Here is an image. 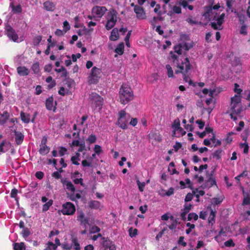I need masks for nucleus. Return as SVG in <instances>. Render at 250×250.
<instances>
[{
    "mask_svg": "<svg viewBox=\"0 0 250 250\" xmlns=\"http://www.w3.org/2000/svg\"><path fill=\"white\" fill-rule=\"evenodd\" d=\"M191 65L189 59L187 57L185 59L184 62H181V64H178L177 69L175 70V74L182 73L183 75L184 80L186 82H188L189 78V75L191 73Z\"/></svg>",
    "mask_w": 250,
    "mask_h": 250,
    "instance_id": "nucleus-1",
    "label": "nucleus"
},
{
    "mask_svg": "<svg viewBox=\"0 0 250 250\" xmlns=\"http://www.w3.org/2000/svg\"><path fill=\"white\" fill-rule=\"evenodd\" d=\"M120 102L122 104H125L133 99L134 95L131 87L126 84H123L120 91Z\"/></svg>",
    "mask_w": 250,
    "mask_h": 250,
    "instance_id": "nucleus-2",
    "label": "nucleus"
},
{
    "mask_svg": "<svg viewBox=\"0 0 250 250\" xmlns=\"http://www.w3.org/2000/svg\"><path fill=\"white\" fill-rule=\"evenodd\" d=\"M102 70L101 69L94 66L92 67L90 75L88 77L89 84H97L101 77Z\"/></svg>",
    "mask_w": 250,
    "mask_h": 250,
    "instance_id": "nucleus-3",
    "label": "nucleus"
},
{
    "mask_svg": "<svg viewBox=\"0 0 250 250\" xmlns=\"http://www.w3.org/2000/svg\"><path fill=\"white\" fill-rule=\"evenodd\" d=\"M76 211L75 205L71 202H67L62 205L61 212L63 215H72Z\"/></svg>",
    "mask_w": 250,
    "mask_h": 250,
    "instance_id": "nucleus-4",
    "label": "nucleus"
},
{
    "mask_svg": "<svg viewBox=\"0 0 250 250\" xmlns=\"http://www.w3.org/2000/svg\"><path fill=\"white\" fill-rule=\"evenodd\" d=\"M5 34L8 38L13 42H17L18 40V35L15 31V30L10 25H7L5 27Z\"/></svg>",
    "mask_w": 250,
    "mask_h": 250,
    "instance_id": "nucleus-5",
    "label": "nucleus"
},
{
    "mask_svg": "<svg viewBox=\"0 0 250 250\" xmlns=\"http://www.w3.org/2000/svg\"><path fill=\"white\" fill-rule=\"evenodd\" d=\"M128 120L126 118V113L124 110H122L119 112V118L118 120V125L122 129L127 128V123Z\"/></svg>",
    "mask_w": 250,
    "mask_h": 250,
    "instance_id": "nucleus-6",
    "label": "nucleus"
},
{
    "mask_svg": "<svg viewBox=\"0 0 250 250\" xmlns=\"http://www.w3.org/2000/svg\"><path fill=\"white\" fill-rule=\"evenodd\" d=\"M77 220L81 225L86 226L88 224L89 219L85 217V214L82 210H78L77 212Z\"/></svg>",
    "mask_w": 250,
    "mask_h": 250,
    "instance_id": "nucleus-7",
    "label": "nucleus"
},
{
    "mask_svg": "<svg viewBox=\"0 0 250 250\" xmlns=\"http://www.w3.org/2000/svg\"><path fill=\"white\" fill-rule=\"evenodd\" d=\"M216 182L215 178L213 176V171H212L209 175V177L208 180H207L202 186L204 188H210L213 187V186H216Z\"/></svg>",
    "mask_w": 250,
    "mask_h": 250,
    "instance_id": "nucleus-8",
    "label": "nucleus"
},
{
    "mask_svg": "<svg viewBox=\"0 0 250 250\" xmlns=\"http://www.w3.org/2000/svg\"><path fill=\"white\" fill-rule=\"evenodd\" d=\"M113 13L111 14L110 19L107 20L105 25V28L107 30L112 29L115 26L117 22L116 11H113Z\"/></svg>",
    "mask_w": 250,
    "mask_h": 250,
    "instance_id": "nucleus-9",
    "label": "nucleus"
},
{
    "mask_svg": "<svg viewBox=\"0 0 250 250\" xmlns=\"http://www.w3.org/2000/svg\"><path fill=\"white\" fill-rule=\"evenodd\" d=\"M134 12L137 15V18L139 19H145L146 18V13L144 9L141 6H135L134 8Z\"/></svg>",
    "mask_w": 250,
    "mask_h": 250,
    "instance_id": "nucleus-10",
    "label": "nucleus"
},
{
    "mask_svg": "<svg viewBox=\"0 0 250 250\" xmlns=\"http://www.w3.org/2000/svg\"><path fill=\"white\" fill-rule=\"evenodd\" d=\"M106 8L104 6H96L92 8V12L95 13L98 17H102L106 11Z\"/></svg>",
    "mask_w": 250,
    "mask_h": 250,
    "instance_id": "nucleus-11",
    "label": "nucleus"
},
{
    "mask_svg": "<svg viewBox=\"0 0 250 250\" xmlns=\"http://www.w3.org/2000/svg\"><path fill=\"white\" fill-rule=\"evenodd\" d=\"M53 101H54V99H53V97L52 96L51 97H49L48 98H47L46 100L45 106H46V108L48 110H53V111H55L56 108V105H53ZM56 104H57L56 102H55V105H56Z\"/></svg>",
    "mask_w": 250,
    "mask_h": 250,
    "instance_id": "nucleus-12",
    "label": "nucleus"
},
{
    "mask_svg": "<svg viewBox=\"0 0 250 250\" xmlns=\"http://www.w3.org/2000/svg\"><path fill=\"white\" fill-rule=\"evenodd\" d=\"M43 8L47 11L53 12L56 8L55 4L51 1L47 0L43 3Z\"/></svg>",
    "mask_w": 250,
    "mask_h": 250,
    "instance_id": "nucleus-13",
    "label": "nucleus"
},
{
    "mask_svg": "<svg viewBox=\"0 0 250 250\" xmlns=\"http://www.w3.org/2000/svg\"><path fill=\"white\" fill-rule=\"evenodd\" d=\"M17 70L18 74L21 76H26L29 73V70L24 66L18 67Z\"/></svg>",
    "mask_w": 250,
    "mask_h": 250,
    "instance_id": "nucleus-14",
    "label": "nucleus"
},
{
    "mask_svg": "<svg viewBox=\"0 0 250 250\" xmlns=\"http://www.w3.org/2000/svg\"><path fill=\"white\" fill-rule=\"evenodd\" d=\"M15 135V142L18 145H21L24 139L23 134L21 132L16 130L14 131Z\"/></svg>",
    "mask_w": 250,
    "mask_h": 250,
    "instance_id": "nucleus-15",
    "label": "nucleus"
},
{
    "mask_svg": "<svg viewBox=\"0 0 250 250\" xmlns=\"http://www.w3.org/2000/svg\"><path fill=\"white\" fill-rule=\"evenodd\" d=\"M9 117L10 115L7 111H5L3 113L0 114V125H4L9 119Z\"/></svg>",
    "mask_w": 250,
    "mask_h": 250,
    "instance_id": "nucleus-16",
    "label": "nucleus"
},
{
    "mask_svg": "<svg viewBox=\"0 0 250 250\" xmlns=\"http://www.w3.org/2000/svg\"><path fill=\"white\" fill-rule=\"evenodd\" d=\"M102 245L103 247L105 248V250L109 249L110 247L112 245H114V243L110 241L108 237H102Z\"/></svg>",
    "mask_w": 250,
    "mask_h": 250,
    "instance_id": "nucleus-17",
    "label": "nucleus"
},
{
    "mask_svg": "<svg viewBox=\"0 0 250 250\" xmlns=\"http://www.w3.org/2000/svg\"><path fill=\"white\" fill-rule=\"evenodd\" d=\"M231 110L234 114H239L241 111L240 104H238L236 103L231 102Z\"/></svg>",
    "mask_w": 250,
    "mask_h": 250,
    "instance_id": "nucleus-18",
    "label": "nucleus"
},
{
    "mask_svg": "<svg viewBox=\"0 0 250 250\" xmlns=\"http://www.w3.org/2000/svg\"><path fill=\"white\" fill-rule=\"evenodd\" d=\"M119 39V30L117 28H114L111 32L109 39L111 41H115Z\"/></svg>",
    "mask_w": 250,
    "mask_h": 250,
    "instance_id": "nucleus-19",
    "label": "nucleus"
},
{
    "mask_svg": "<svg viewBox=\"0 0 250 250\" xmlns=\"http://www.w3.org/2000/svg\"><path fill=\"white\" fill-rule=\"evenodd\" d=\"M71 241L72 243L71 245H72V247L73 246V248L75 250H81L80 245L77 237H72Z\"/></svg>",
    "mask_w": 250,
    "mask_h": 250,
    "instance_id": "nucleus-20",
    "label": "nucleus"
},
{
    "mask_svg": "<svg viewBox=\"0 0 250 250\" xmlns=\"http://www.w3.org/2000/svg\"><path fill=\"white\" fill-rule=\"evenodd\" d=\"M10 7L12 8V11L14 13H21L22 12V7L20 4L15 6L13 2L10 3Z\"/></svg>",
    "mask_w": 250,
    "mask_h": 250,
    "instance_id": "nucleus-21",
    "label": "nucleus"
},
{
    "mask_svg": "<svg viewBox=\"0 0 250 250\" xmlns=\"http://www.w3.org/2000/svg\"><path fill=\"white\" fill-rule=\"evenodd\" d=\"M13 246L14 250H26V246L24 242L14 243Z\"/></svg>",
    "mask_w": 250,
    "mask_h": 250,
    "instance_id": "nucleus-22",
    "label": "nucleus"
},
{
    "mask_svg": "<svg viewBox=\"0 0 250 250\" xmlns=\"http://www.w3.org/2000/svg\"><path fill=\"white\" fill-rule=\"evenodd\" d=\"M244 198L242 205L243 206L248 205L250 204V194L248 192L244 191Z\"/></svg>",
    "mask_w": 250,
    "mask_h": 250,
    "instance_id": "nucleus-23",
    "label": "nucleus"
},
{
    "mask_svg": "<svg viewBox=\"0 0 250 250\" xmlns=\"http://www.w3.org/2000/svg\"><path fill=\"white\" fill-rule=\"evenodd\" d=\"M21 121L25 123L28 124L30 121V117L29 114H25L24 112L21 111L20 113Z\"/></svg>",
    "mask_w": 250,
    "mask_h": 250,
    "instance_id": "nucleus-24",
    "label": "nucleus"
},
{
    "mask_svg": "<svg viewBox=\"0 0 250 250\" xmlns=\"http://www.w3.org/2000/svg\"><path fill=\"white\" fill-rule=\"evenodd\" d=\"M88 205L90 208L96 209L100 207L101 203L98 201L93 200L89 202Z\"/></svg>",
    "mask_w": 250,
    "mask_h": 250,
    "instance_id": "nucleus-25",
    "label": "nucleus"
},
{
    "mask_svg": "<svg viewBox=\"0 0 250 250\" xmlns=\"http://www.w3.org/2000/svg\"><path fill=\"white\" fill-rule=\"evenodd\" d=\"M124 43L123 42L119 43L115 48V52L119 55H122L124 52Z\"/></svg>",
    "mask_w": 250,
    "mask_h": 250,
    "instance_id": "nucleus-26",
    "label": "nucleus"
},
{
    "mask_svg": "<svg viewBox=\"0 0 250 250\" xmlns=\"http://www.w3.org/2000/svg\"><path fill=\"white\" fill-rule=\"evenodd\" d=\"M223 153H224L223 150L219 149L215 150L214 153L212 154V156L213 158H215L216 160H220L221 159Z\"/></svg>",
    "mask_w": 250,
    "mask_h": 250,
    "instance_id": "nucleus-27",
    "label": "nucleus"
},
{
    "mask_svg": "<svg viewBox=\"0 0 250 250\" xmlns=\"http://www.w3.org/2000/svg\"><path fill=\"white\" fill-rule=\"evenodd\" d=\"M216 215V211L211 208L209 216L208 218L209 224H213L215 223V217Z\"/></svg>",
    "mask_w": 250,
    "mask_h": 250,
    "instance_id": "nucleus-28",
    "label": "nucleus"
},
{
    "mask_svg": "<svg viewBox=\"0 0 250 250\" xmlns=\"http://www.w3.org/2000/svg\"><path fill=\"white\" fill-rule=\"evenodd\" d=\"M50 150L49 147L47 146L46 145L41 146L40 149H39V153L42 155H45L47 154Z\"/></svg>",
    "mask_w": 250,
    "mask_h": 250,
    "instance_id": "nucleus-29",
    "label": "nucleus"
},
{
    "mask_svg": "<svg viewBox=\"0 0 250 250\" xmlns=\"http://www.w3.org/2000/svg\"><path fill=\"white\" fill-rule=\"evenodd\" d=\"M64 184L66 188L73 192L75 191V188L73 184L70 181H65Z\"/></svg>",
    "mask_w": 250,
    "mask_h": 250,
    "instance_id": "nucleus-30",
    "label": "nucleus"
},
{
    "mask_svg": "<svg viewBox=\"0 0 250 250\" xmlns=\"http://www.w3.org/2000/svg\"><path fill=\"white\" fill-rule=\"evenodd\" d=\"M53 204V200L50 199L49 201H48L46 203H45L44 205L42 206V210L43 212H45L47 211L49 208Z\"/></svg>",
    "mask_w": 250,
    "mask_h": 250,
    "instance_id": "nucleus-31",
    "label": "nucleus"
},
{
    "mask_svg": "<svg viewBox=\"0 0 250 250\" xmlns=\"http://www.w3.org/2000/svg\"><path fill=\"white\" fill-rule=\"evenodd\" d=\"M31 69L35 74H38L40 72L39 63L38 62L34 63L31 66Z\"/></svg>",
    "mask_w": 250,
    "mask_h": 250,
    "instance_id": "nucleus-32",
    "label": "nucleus"
},
{
    "mask_svg": "<svg viewBox=\"0 0 250 250\" xmlns=\"http://www.w3.org/2000/svg\"><path fill=\"white\" fill-rule=\"evenodd\" d=\"M180 126V122L179 119H175L172 125V127L174 129V134L175 133V131Z\"/></svg>",
    "mask_w": 250,
    "mask_h": 250,
    "instance_id": "nucleus-33",
    "label": "nucleus"
},
{
    "mask_svg": "<svg viewBox=\"0 0 250 250\" xmlns=\"http://www.w3.org/2000/svg\"><path fill=\"white\" fill-rule=\"evenodd\" d=\"M166 68L167 72V76L169 78L173 77V71L171 66L169 64L166 65Z\"/></svg>",
    "mask_w": 250,
    "mask_h": 250,
    "instance_id": "nucleus-34",
    "label": "nucleus"
},
{
    "mask_svg": "<svg viewBox=\"0 0 250 250\" xmlns=\"http://www.w3.org/2000/svg\"><path fill=\"white\" fill-rule=\"evenodd\" d=\"M223 199L222 198H213L212 199V204L213 206L220 205L223 201Z\"/></svg>",
    "mask_w": 250,
    "mask_h": 250,
    "instance_id": "nucleus-35",
    "label": "nucleus"
},
{
    "mask_svg": "<svg viewBox=\"0 0 250 250\" xmlns=\"http://www.w3.org/2000/svg\"><path fill=\"white\" fill-rule=\"evenodd\" d=\"M96 140V136L94 134H91L87 138L86 141L88 142L89 144H93L95 143Z\"/></svg>",
    "mask_w": 250,
    "mask_h": 250,
    "instance_id": "nucleus-36",
    "label": "nucleus"
},
{
    "mask_svg": "<svg viewBox=\"0 0 250 250\" xmlns=\"http://www.w3.org/2000/svg\"><path fill=\"white\" fill-rule=\"evenodd\" d=\"M128 232L129 236L132 238L137 235L138 230L136 229H133L132 228H131L129 229Z\"/></svg>",
    "mask_w": 250,
    "mask_h": 250,
    "instance_id": "nucleus-37",
    "label": "nucleus"
},
{
    "mask_svg": "<svg viewBox=\"0 0 250 250\" xmlns=\"http://www.w3.org/2000/svg\"><path fill=\"white\" fill-rule=\"evenodd\" d=\"M193 219L196 221L198 219V215L194 212L189 213L188 217V221H191Z\"/></svg>",
    "mask_w": 250,
    "mask_h": 250,
    "instance_id": "nucleus-38",
    "label": "nucleus"
},
{
    "mask_svg": "<svg viewBox=\"0 0 250 250\" xmlns=\"http://www.w3.org/2000/svg\"><path fill=\"white\" fill-rule=\"evenodd\" d=\"M175 52L177 53L179 55H181L182 53V46H181V43H179L177 45H176L174 47Z\"/></svg>",
    "mask_w": 250,
    "mask_h": 250,
    "instance_id": "nucleus-39",
    "label": "nucleus"
},
{
    "mask_svg": "<svg viewBox=\"0 0 250 250\" xmlns=\"http://www.w3.org/2000/svg\"><path fill=\"white\" fill-rule=\"evenodd\" d=\"M42 40V36L39 35L34 39L33 44L35 46L38 45Z\"/></svg>",
    "mask_w": 250,
    "mask_h": 250,
    "instance_id": "nucleus-40",
    "label": "nucleus"
},
{
    "mask_svg": "<svg viewBox=\"0 0 250 250\" xmlns=\"http://www.w3.org/2000/svg\"><path fill=\"white\" fill-rule=\"evenodd\" d=\"M224 245L227 247H233L235 244L233 242L232 239H229L224 243Z\"/></svg>",
    "mask_w": 250,
    "mask_h": 250,
    "instance_id": "nucleus-41",
    "label": "nucleus"
},
{
    "mask_svg": "<svg viewBox=\"0 0 250 250\" xmlns=\"http://www.w3.org/2000/svg\"><path fill=\"white\" fill-rule=\"evenodd\" d=\"M231 102L236 103L240 104L241 103V98L239 95H235L234 97L231 98Z\"/></svg>",
    "mask_w": 250,
    "mask_h": 250,
    "instance_id": "nucleus-42",
    "label": "nucleus"
},
{
    "mask_svg": "<svg viewBox=\"0 0 250 250\" xmlns=\"http://www.w3.org/2000/svg\"><path fill=\"white\" fill-rule=\"evenodd\" d=\"M181 46H182L183 49H184L186 51H188L193 47V45L191 44H189L186 42H185L183 44L181 43Z\"/></svg>",
    "mask_w": 250,
    "mask_h": 250,
    "instance_id": "nucleus-43",
    "label": "nucleus"
},
{
    "mask_svg": "<svg viewBox=\"0 0 250 250\" xmlns=\"http://www.w3.org/2000/svg\"><path fill=\"white\" fill-rule=\"evenodd\" d=\"M62 248L65 250H71L72 248V245L68 244L67 242H64L62 244Z\"/></svg>",
    "mask_w": 250,
    "mask_h": 250,
    "instance_id": "nucleus-44",
    "label": "nucleus"
},
{
    "mask_svg": "<svg viewBox=\"0 0 250 250\" xmlns=\"http://www.w3.org/2000/svg\"><path fill=\"white\" fill-rule=\"evenodd\" d=\"M63 27L64 33H66L67 31L70 30V26L67 21H65L63 22Z\"/></svg>",
    "mask_w": 250,
    "mask_h": 250,
    "instance_id": "nucleus-45",
    "label": "nucleus"
},
{
    "mask_svg": "<svg viewBox=\"0 0 250 250\" xmlns=\"http://www.w3.org/2000/svg\"><path fill=\"white\" fill-rule=\"evenodd\" d=\"M172 11L173 13L179 14L182 13V9L180 6L174 5L172 8Z\"/></svg>",
    "mask_w": 250,
    "mask_h": 250,
    "instance_id": "nucleus-46",
    "label": "nucleus"
},
{
    "mask_svg": "<svg viewBox=\"0 0 250 250\" xmlns=\"http://www.w3.org/2000/svg\"><path fill=\"white\" fill-rule=\"evenodd\" d=\"M137 183L139 189L140 191L142 192L144 191V188L145 187V183L142 182L141 183L139 180L137 181Z\"/></svg>",
    "mask_w": 250,
    "mask_h": 250,
    "instance_id": "nucleus-47",
    "label": "nucleus"
},
{
    "mask_svg": "<svg viewBox=\"0 0 250 250\" xmlns=\"http://www.w3.org/2000/svg\"><path fill=\"white\" fill-rule=\"evenodd\" d=\"M184 236H180L179 238V240L178 241V244L179 245H182L183 247H186L187 245V242H185L184 241Z\"/></svg>",
    "mask_w": 250,
    "mask_h": 250,
    "instance_id": "nucleus-48",
    "label": "nucleus"
},
{
    "mask_svg": "<svg viewBox=\"0 0 250 250\" xmlns=\"http://www.w3.org/2000/svg\"><path fill=\"white\" fill-rule=\"evenodd\" d=\"M67 149L63 146H61L59 149V153L60 156H63L64 154L66 152Z\"/></svg>",
    "mask_w": 250,
    "mask_h": 250,
    "instance_id": "nucleus-49",
    "label": "nucleus"
},
{
    "mask_svg": "<svg viewBox=\"0 0 250 250\" xmlns=\"http://www.w3.org/2000/svg\"><path fill=\"white\" fill-rule=\"evenodd\" d=\"M30 231L28 228H25L22 231V235L24 238L28 237L30 235Z\"/></svg>",
    "mask_w": 250,
    "mask_h": 250,
    "instance_id": "nucleus-50",
    "label": "nucleus"
},
{
    "mask_svg": "<svg viewBox=\"0 0 250 250\" xmlns=\"http://www.w3.org/2000/svg\"><path fill=\"white\" fill-rule=\"evenodd\" d=\"M177 224H178L177 220H173V222H172L171 224L168 226V228L171 230H173L176 228Z\"/></svg>",
    "mask_w": 250,
    "mask_h": 250,
    "instance_id": "nucleus-51",
    "label": "nucleus"
},
{
    "mask_svg": "<svg viewBox=\"0 0 250 250\" xmlns=\"http://www.w3.org/2000/svg\"><path fill=\"white\" fill-rule=\"evenodd\" d=\"M18 193V190L17 189H16V188H13L10 193V197L11 198H15L17 196Z\"/></svg>",
    "mask_w": 250,
    "mask_h": 250,
    "instance_id": "nucleus-52",
    "label": "nucleus"
},
{
    "mask_svg": "<svg viewBox=\"0 0 250 250\" xmlns=\"http://www.w3.org/2000/svg\"><path fill=\"white\" fill-rule=\"evenodd\" d=\"M167 230V228H164L161 231H160L158 234L156 235L155 238L156 240L159 241L160 238H162L163 235L164 234L165 231Z\"/></svg>",
    "mask_w": 250,
    "mask_h": 250,
    "instance_id": "nucleus-53",
    "label": "nucleus"
},
{
    "mask_svg": "<svg viewBox=\"0 0 250 250\" xmlns=\"http://www.w3.org/2000/svg\"><path fill=\"white\" fill-rule=\"evenodd\" d=\"M35 176L37 179L41 180L44 176V173L42 171H39L36 172Z\"/></svg>",
    "mask_w": 250,
    "mask_h": 250,
    "instance_id": "nucleus-54",
    "label": "nucleus"
},
{
    "mask_svg": "<svg viewBox=\"0 0 250 250\" xmlns=\"http://www.w3.org/2000/svg\"><path fill=\"white\" fill-rule=\"evenodd\" d=\"M192 206L191 204H185L183 211L188 213L191 210Z\"/></svg>",
    "mask_w": 250,
    "mask_h": 250,
    "instance_id": "nucleus-55",
    "label": "nucleus"
},
{
    "mask_svg": "<svg viewBox=\"0 0 250 250\" xmlns=\"http://www.w3.org/2000/svg\"><path fill=\"white\" fill-rule=\"evenodd\" d=\"M193 193H188L185 198V201L186 202L190 201L193 199Z\"/></svg>",
    "mask_w": 250,
    "mask_h": 250,
    "instance_id": "nucleus-56",
    "label": "nucleus"
},
{
    "mask_svg": "<svg viewBox=\"0 0 250 250\" xmlns=\"http://www.w3.org/2000/svg\"><path fill=\"white\" fill-rule=\"evenodd\" d=\"M239 87V85L238 84L235 83L234 84V91L235 93H236L237 94H239V95H240L241 94V92L242 91V90L240 88H238V87Z\"/></svg>",
    "mask_w": 250,
    "mask_h": 250,
    "instance_id": "nucleus-57",
    "label": "nucleus"
},
{
    "mask_svg": "<svg viewBox=\"0 0 250 250\" xmlns=\"http://www.w3.org/2000/svg\"><path fill=\"white\" fill-rule=\"evenodd\" d=\"M94 151L95 153L99 155L102 151L101 147L99 145H95L94 147Z\"/></svg>",
    "mask_w": 250,
    "mask_h": 250,
    "instance_id": "nucleus-58",
    "label": "nucleus"
},
{
    "mask_svg": "<svg viewBox=\"0 0 250 250\" xmlns=\"http://www.w3.org/2000/svg\"><path fill=\"white\" fill-rule=\"evenodd\" d=\"M82 165L83 167H91L92 163L91 162H88L86 160H83L82 162Z\"/></svg>",
    "mask_w": 250,
    "mask_h": 250,
    "instance_id": "nucleus-59",
    "label": "nucleus"
},
{
    "mask_svg": "<svg viewBox=\"0 0 250 250\" xmlns=\"http://www.w3.org/2000/svg\"><path fill=\"white\" fill-rule=\"evenodd\" d=\"M241 147H242L243 146H244V150L243 152L244 153L247 154L248 153L249 151V145L248 144L244 143V144H241Z\"/></svg>",
    "mask_w": 250,
    "mask_h": 250,
    "instance_id": "nucleus-60",
    "label": "nucleus"
},
{
    "mask_svg": "<svg viewBox=\"0 0 250 250\" xmlns=\"http://www.w3.org/2000/svg\"><path fill=\"white\" fill-rule=\"evenodd\" d=\"M47 245L48 247H51V250H56L57 249V245H55L52 242H48Z\"/></svg>",
    "mask_w": 250,
    "mask_h": 250,
    "instance_id": "nucleus-61",
    "label": "nucleus"
},
{
    "mask_svg": "<svg viewBox=\"0 0 250 250\" xmlns=\"http://www.w3.org/2000/svg\"><path fill=\"white\" fill-rule=\"evenodd\" d=\"M81 57L80 53H77L76 54H73L72 55V60L74 62H76L78 59H79Z\"/></svg>",
    "mask_w": 250,
    "mask_h": 250,
    "instance_id": "nucleus-62",
    "label": "nucleus"
},
{
    "mask_svg": "<svg viewBox=\"0 0 250 250\" xmlns=\"http://www.w3.org/2000/svg\"><path fill=\"white\" fill-rule=\"evenodd\" d=\"M101 230V229L99 227H98L97 226H93L91 228V231L92 233H97L100 232Z\"/></svg>",
    "mask_w": 250,
    "mask_h": 250,
    "instance_id": "nucleus-63",
    "label": "nucleus"
},
{
    "mask_svg": "<svg viewBox=\"0 0 250 250\" xmlns=\"http://www.w3.org/2000/svg\"><path fill=\"white\" fill-rule=\"evenodd\" d=\"M196 124L199 125V128L200 129H202L204 128L205 126V123L202 120H197L196 121Z\"/></svg>",
    "mask_w": 250,
    "mask_h": 250,
    "instance_id": "nucleus-64",
    "label": "nucleus"
}]
</instances>
